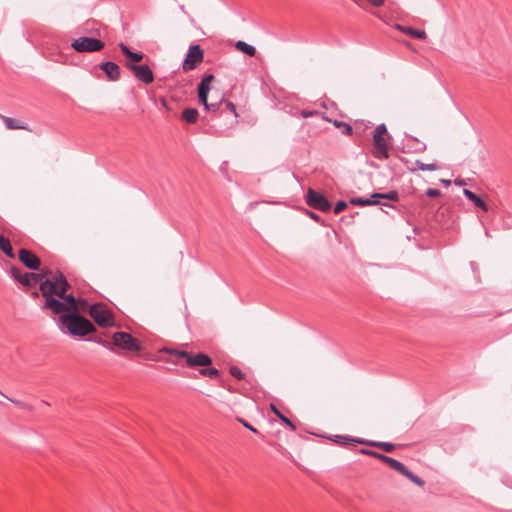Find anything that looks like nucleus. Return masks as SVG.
<instances>
[{
  "instance_id": "1",
  "label": "nucleus",
  "mask_w": 512,
  "mask_h": 512,
  "mask_svg": "<svg viewBox=\"0 0 512 512\" xmlns=\"http://www.w3.org/2000/svg\"><path fill=\"white\" fill-rule=\"evenodd\" d=\"M37 284L45 298L44 308L50 309L54 314L60 316L64 313H68L62 299L54 297H63V294L69 289V283L62 273L58 272L57 276H53L52 279L46 278L45 280H42L40 274H34V287Z\"/></svg>"
},
{
  "instance_id": "2",
  "label": "nucleus",
  "mask_w": 512,
  "mask_h": 512,
  "mask_svg": "<svg viewBox=\"0 0 512 512\" xmlns=\"http://www.w3.org/2000/svg\"><path fill=\"white\" fill-rule=\"evenodd\" d=\"M59 329L72 336H86L96 331L94 324L79 313H64L59 317Z\"/></svg>"
},
{
  "instance_id": "3",
  "label": "nucleus",
  "mask_w": 512,
  "mask_h": 512,
  "mask_svg": "<svg viewBox=\"0 0 512 512\" xmlns=\"http://www.w3.org/2000/svg\"><path fill=\"white\" fill-rule=\"evenodd\" d=\"M105 43L98 38L82 36L71 42L72 49L77 53L97 52L104 48Z\"/></svg>"
},
{
  "instance_id": "4",
  "label": "nucleus",
  "mask_w": 512,
  "mask_h": 512,
  "mask_svg": "<svg viewBox=\"0 0 512 512\" xmlns=\"http://www.w3.org/2000/svg\"><path fill=\"white\" fill-rule=\"evenodd\" d=\"M112 346L132 352H139L142 349L141 343L131 334L124 331L115 332L113 334Z\"/></svg>"
},
{
  "instance_id": "5",
  "label": "nucleus",
  "mask_w": 512,
  "mask_h": 512,
  "mask_svg": "<svg viewBox=\"0 0 512 512\" xmlns=\"http://www.w3.org/2000/svg\"><path fill=\"white\" fill-rule=\"evenodd\" d=\"M305 201L309 207L321 212H329L332 208V205L327 197L311 187L307 190Z\"/></svg>"
},
{
  "instance_id": "6",
  "label": "nucleus",
  "mask_w": 512,
  "mask_h": 512,
  "mask_svg": "<svg viewBox=\"0 0 512 512\" xmlns=\"http://www.w3.org/2000/svg\"><path fill=\"white\" fill-rule=\"evenodd\" d=\"M89 314L100 327H110L114 325V317L110 310L101 304L92 305Z\"/></svg>"
},
{
  "instance_id": "7",
  "label": "nucleus",
  "mask_w": 512,
  "mask_h": 512,
  "mask_svg": "<svg viewBox=\"0 0 512 512\" xmlns=\"http://www.w3.org/2000/svg\"><path fill=\"white\" fill-rule=\"evenodd\" d=\"M204 50L199 44L189 46L186 57L183 61L182 68L184 71L194 70L199 63L203 61Z\"/></svg>"
},
{
  "instance_id": "8",
  "label": "nucleus",
  "mask_w": 512,
  "mask_h": 512,
  "mask_svg": "<svg viewBox=\"0 0 512 512\" xmlns=\"http://www.w3.org/2000/svg\"><path fill=\"white\" fill-rule=\"evenodd\" d=\"M126 67L134 74L135 78L145 84H151L154 81V74L152 69L146 65H137L134 63L126 62Z\"/></svg>"
},
{
  "instance_id": "9",
  "label": "nucleus",
  "mask_w": 512,
  "mask_h": 512,
  "mask_svg": "<svg viewBox=\"0 0 512 512\" xmlns=\"http://www.w3.org/2000/svg\"><path fill=\"white\" fill-rule=\"evenodd\" d=\"M215 79L213 74L206 73L202 76V79L197 87L199 103L206 109L209 105L208 95L210 92V84Z\"/></svg>"
},
{
  "instance_id": "10",
  "label": "nucleus",
  "mask_w": 512,
  "mask_h": 512,
  "mask_svg": "<svg viewBox=\"0 0 512 512\" xmlns=\"http://www.w3.org/2000/svg\"><path fill=\"white\" fill-rule=\"evenodd\" d=\"M10 275L26 292L32 288V273L22 272L20 268L11 266Z\"/></svg>"
},
{
  "instance_id": "11",
  "label": "nucleus",
  "mask_w": 512,
  "mask_h": 512,
  "mask_svg": "<svg viewBox=\"0 0 512 512\" xmlns=\"http://www.w3.org/2000/svg\"><path fill=\"white\" fill-rule=\"evenodd\" d=\"M98 67L106 75L109 81L115 82L120 79L121 69L119 65L113 61H103Z\"/></svg>"
},
{
  "instance_id": "12",
  "label": "nucleus",
  "mask_w": 512,
  "mask_h": 512,
  "mask_svg": "<svg viewBox=\"0 0 512 512\" xmlns=\"http://www.w3.org/2000/svg\"><path fill=\"white\" fill-rule=\"evenodd\" d=\"M373 155L378 160H387L389 158L388 144L383 136L373 137Z\"/></svg>"
},
{
  "instance_id": "13",
  "label": "nucleus",
  "mask_w": 512,
  "mask_h": 512,
  "mask_svg": "<svg viewBox=\"0 0 512 512\" xmlns=\"http://www.w3.org/2000/svg\"><path fill=\"white\" fill-rule=\"evenodd\" d=\"M212 364V359L210 356L203 352H199L197 354L190 353L189 358L187 359V366L194 368V367H208Z\"/></svg>"
},
{
  "instance_id": "14",
  "label": "nucleus",
  "mask_w": 512,
  "mask_h": 512,
  "mask_svg": "<svg viewBox=\"0 0 512 512\" xmlns=\"http://www.w3.org/2000/svg\"><path fill=\"white\" fill-rule=\"evenodd\" d=\"M119 48L123 55L127 58L126 62L134 63L140 62L144 58V54L142 52H134L132 51L126 44L123 42L119 43Z\"/></svg>"
},
{
  "instance_id": "15",
  "label": "nucleus",
  "mask_w": 512,
  "mask_h": 512,
  "mask_svg": "<svg viewBox=\"0 0 512 512\" xmlns=\"http://www.w3.org/2000/svg\"><path fill=\"white\" fill-rule=\"evenodd\" d=\"M463 194L469 201H471L474 204L475 207L481 209L484 212L488 211L487 203L476 193L465 188V189H463Z\"/></svg>"
},
{
  "instance_id": "16",
  "label": "nucleus",
  "mask_w": 512,
  "mask_h": 512,
  "mask_svg": "<svg viewBox=\"0 0 512 512\" xmlns=\"http://www.w3.org/2000/svg\"><path fill=\"white\" fill-rule=\"evenodd\" d=\"M60 299H62L68 313H76L79 308V303L83 302L82 299L75 298L73 294L66 295L64 293L63 297H60Z\"/></svg>"
},
{
  "instance_id": "17",
  "label": "nucleus",
  "mask_w": 512,
  "mask_h": 512,
  "mask_svg": "<svg viewBox=\"0 0 512 512\" xmlns=\"http://www.w3.org/2000/svg\"><path fill=\"white\" fill-rule=\"evenodd\" d=\"M362 445H366L369 447L379 448L382 449L386 453H391L395 449V444L391 442H384V441H375V440H367L362 438Z\"/></svg>"
},
{
  "instance_id": "18",
  "label": "nucleus",
  "mask_w": 512,
  "mask_h": 512,
  "mask_svg": "<svg viewBox=\"0 0 512 512\" xmlns=\"http://www.w3.org/2000/svg\"><path fill=\"white\" fill-rule=\"evenodd\" d=\"M330 439L341 446L356 445L362 443V438L349 435H333Z\"/></svg>"
},
{
  "instance_id": "19",
  "label": "nucleus",
  "mask_w": 512,
  "mask_h": 512,
  "mask_svg": "<svg viewBox=\"0 0 512 512\" xmlns=\"http://www.w3.org/2000/svg\"><path fill=\"white\" fill-rule=\"evenodd\" d=\"M199 112L196 108H185L182 111L181 118L189 124H193L198 120Z\"/></svg>"
},
{
  "instance_id": "20",
  "label": "nucleus",
  "mask_w": 512,
  "mask_h": 512,
  "mask_svg": "<svg viewBox=\"0 0 512 512\" xmlns=\"http://www.w3.org/2000/svg\"><path fill=\"white\" fill-rule=\"evenodd\" d=\"M235 47L237 50H239L247 56L254 57L256 54V48L253 45H250L244 41H237Z\"/></svg>"
},
{
  "instance_id": "21",
  "label": "nucleus",
  "mask_w": 512,
  "mask_h": 512,
  "mask_svg": "<svg viewBox=\"0 0 512 512\" xmlns=\"http://www.w3.org/2000/svg\"><path fill=\"white\" fill-rule=\"evenodd\" d=\"M400 29L405 34L410 35L411 37L419 39V40H424L427 37L426 32L424 30L415 29V28H413L411 26H406V27H403V28H400Z\"/></svg>"
},
{
  "instance_id": "22",
  "label": "nucleus",
  "mask_w": 512,
  "mask_h": 512,
  "mask_svg": "<svg viewBox=\"0 0 512 512\" xmlns=\"http://www.w3.org/2000/svg\"><path fill=\"white\" fill-rule=\"evenodd\" d=\"M270 409L279 418V420L283 424L288 426L292 431L296 430V426L294 425V423L290 419H288L285 415H283L281 413V411L274 404H270Z\"/></svg>"
},
{
  "instance_id": "23",
  "label": "nucleus",
  "mask_w": 512,
  "mask_h": 512,
  "mask_svg": "<svg viewBox=\"0 0 512 512\" xmlns=\"http://www.w3.org/2000/svg\"><path fill=\"white\" fill-rule=\"evenodd\" d=\"M0 249L5 253V255L9 258H14L15 254L13 253V248L10 243V240L3 235H0Z\"/></svg>"
},
{
  "instance_id": "24",
  "label": "nucleus",
  "mask_w": 512,
  "mask_h": 512,
  "mask_svg": "<svg viewBox=\"0 0 512 512\" xmlns=\"http://www.w3.org/2000/svg\"><path fill=\"white\" fill-rule=\"evenodd\" d=\"M400 474L405 476L407 479H409L411 482H413L419 487H423L425 485V481L416 474H414L412 471H410L406 466Z\"/></svg>"
},
{
  "instance_id": "25",
  "label": "nucleus",
  "mask_w": 512,
  "mask_h": 512,
  "mask_svg": "<svg viewBox=\"0 0 512 512\" xmlns=\"http://www.w3.org/2000/svg\"><path fill=\"white\" fill-rule=\"evenodd\" d=\"M2 119H3L6 127L10 130H12V129H28L27 125H24L19 120H16V119H13L10 117H6V116H2Z\"/></svg>"
},
{
  "instance_id": "26",
  "label": "nucleus",
  "mask_w": 512,
  "mask_h": 512,
  "mask_svg": "<svg viewBox=\"0 0 512 512\" xmlns=\"http://www.w3.org/2000/svg\"><path fill=\"white\" fill-rule=\"evenodd\" d=\"M19 259L28 269H32V252L31 251H29L27 249H20Z\"/></svg>"
},
{
  "instance_id": "27",
  "label": "nucleus",
  "mask_w": 512,
  "mask_h": 512,
  "mask_svg": "<svg viewBox=\"0 0 512 512\" xmlns=\"http://www.w3.org/2000/svg\"><path fill=\"white\" fill-rule=\"evenodd\" d=\"M333 125L336 128L341 129V133L345 136H350L353 133V128L349 123L340 121V120H334Z\"/></svg>"
},
{
  "instance_id": "28",
  "label": "nucleus",
  "mask_w": 512,
  "mask_h": 512,
  "mask_svg": "<svg viewBox=\"0 0 512 512\" xmlns=\"http://www.w3.org/2000/svg\"><path fill=\"white\" fill-rule=\"evenodd\" d=\"M384 463L387 464L391 469L397 471L398 473H401L405 468V465L402 462L389 456L386 457Z\"/></svg>"
},
{
  "instance_id": "29",
  "label": "nucleus",
  "mask_w": 512,
  "mask_h": 512,
  "mask_svg": "<svg viewBox=\"0 0 512 512\" xmlns=\"http://www.w3.org/2000/svg\"><path fill=\"white\" fill-rule=\"evenodd\" d=\"M406 138L412 140L415 142V146L411 147L408 151H413L416 153H422L426 150V144L423 142H420L416 137L406 134Z\"/></svg>"
},
{
  "instance_id": "30",
  "label": "nucleus",
  "mask_w": 512,
  "mask_h": 512,
  "mask_svg": "<svg viewBox=\"0 0 512 512\" xmlns=\"http://www.w3.org/2000/svg\"><path fill=\"white\" fill-rule=\"evenodd\" d=\"M163 352H167L177 358H183L185 359V362L187 363V359L189 358L190 356V353L185 351V350H179V349H171V348H167V347H164L162 349Z\"/></svg>"
},
{
  "instance_id": "31",
  "label": "nucleus",
  "mask_w": 512,
  "mask_h": 512,
  "mask_svg": "<svg viewBox=\"0 0 512 512\" xmlns=\"http://www.w3.org/2000/svg\"><path fill=\"white\" fill-rule=\"evenodd\" d=\"M415 166L418 170L421 171H435L438 169V166L435 163L425 164L420 160L415 161Z\"/></svg>"
},
{
  "instance_id": "32",
  "label": "nucleus",
  "mask_w": 512,
  "mask_h": 512,
  "mask_svg": "<svg viewBox=\"0 0 512 512\" xmlns=\"http://www.w3.org/2000/svg\"><path fill=\"white\" fill-rule=\"evenodd\" d=\"M400 199V195L397 190H390L388 192L382 193V200H387L390 202H398Z\"/></svg>"
},
{
  "instance_id": "33",
  "label": "nucleus",
  "mask_w": 512,
  "mask_h": 512,
  "mask_svg": "<svg viewBox=\"0 0 512 512\" xmlns=\"http://www.w3.org/2000/svg\"><path fill=\"white\" fill-rule=\"evenodd\" d=\"M200 374L203 376L210 377V378H217L220 375V371L213 367L212 368L203 367L200 370Z\"/></svg>"
},
{
  "instance_id": "34",
  "label": "nucleus",
  "mask_w": 512,
  "mask_h": 512,
  "mask_svg": "<svg viewBox=\"0 0 512 512\" xmlns=\"http://www.w3.org/2000/svg\"><path fill=\"white\" fill-rule=\"evenodd\" d=\"M369 206L379 205L381 204L382 200V192H374L370 195V197H367Z\"/></svg>"
},
{
  "instance_id": "35",
  "label": "nucleus",
  "mask_w": 512,
  "mask_h": 512,
  "mask_svg": "<svg viewBox=\"0 0 512 512\" xmlns=\"http://www.w3.org/2000/svg\"><path fill=\"white\" fill-rule=\"evenodd\" d=\"M349 203L354 206H369L367 197H352L350 198Z\"/></svg>"
},
{
  "instance_id": "36",
  "label": "nucleus",
  "mask_w": 512,
  "mask_h": 512,
  "mask_svg": "<svg viewBox=\"0 0 512 512\" xmlns=\"http://www.w3.org/2000/svg\"><path fill=\"white\" fill-rule=\"evenodd\" d=\"M224 102H225V100L222 97L218 102L209 103L208 107L205 110L208 112L216 113L220 110V108Z\"/></svg>"
},
{
  "instance_id": "37",
  "label": "nucleus",
  "mask_w": 512,
  "mask_h": 512,
  "mask_svg": "<svg viewBox=\"0 0 512 512\" xmlns=\"http://www.w3.org/2000/svg\"><path fill=\"white\" fill-rule=\"evenodd\" d=\"M86 341H90V342H94V343H97L107 349H111L112 350V342H108V341H104L102 340L101 338H98V337H88L86 339Z\"/></svg>"
},
{
  "instance_id": "38",
  "label": "nucleus",
  "mask_w": 512,
  "mask_h": 512,
  "mask_svg": "<svg viewBox=\"0 0 512 512\" xmlns=\"http://www.w3.org/2000/svg\"><path fill=\"white\" fill-rule=\"evenodd\" d=\"M230 374L236 378L237 380H242L244 379L245 377V374L241 371L240 368H238L237 366H232L230 367V370H229Z\"/></svg>"
},
{
  "instance_id": "39",
  "label": "nucleus",
  "mask_w": 512,
  "mask_h": 512,
  "mask_svg": "<svg viewBox=\"0 0 512 512\" xmlns=\"http://www.w3.org/2000/svg\"><path fill=\"white\" fill-rule=\"evenodd\" d=\"M387 133L388 131L386 125L384 123H381L375 128L373 137H380Z\"/></svg>"
},
{
  "instance_id": "40",
  "label": "nucleus",
  "mask_w": 512,
  "mask_h": 512,
  "mask_svg": "<svg viewBox=\"0 0 512 512\" xmlns=\"http://www.w3.org/2000/svg\"><path fill=\"white\" fill-rule=\"evenodd\" d=\"M348 204L346 201L344 200H339L336 202L334 208H333V212L335 214H339L341 213L342 211H344L346 208H347Z\"/></svg>"
},
{
  "instance_id": "41",
  "label": "nucleus",
  "mask_w": 512,
  "mask_h": 512,
  "mask_svg": "<svg viewBox=\"0 0 512 512\" xmlns=\"http://www.w3.org/2000/svg\"><path fill=\"white\" fill-rule=\"evenodd\" d=\"M306 214L314 221L320 223L322 226H326V223L322 218L313 211L306 210Z\"/></svg>"
},
{
  "instance_id": "42",
  "label": "nucleus",
  "mask_w": 512,
  "mask_h": 512,
  "mask_svg": "<svg viewBox=\"0 0 512 512\" xmlns=\"http://www.w3.org/2000/svg\"><path fill=\"white\" fill-rule=\"evenodd\" d=\"M34 274H40L41 276H43V274L41 273V260L35 253H34ZM43 278L44 277H42V279Z\"/></svg>"
},
{
  "instance_id": "43",
  "label": "nucleus",
  "mask_w": 512,
  "mask_h": 512,
  "mask_svg": "<svg viewBox=\"0 0 512 512\" xmlns=\"http://www.w3.org/2000/svg\"><path fill=\"white\" fill-rule=\"evenodd\" d=\"M425 194L426 196L428 197H438L441 195V191L439 189H436V188H428L426 191H425Z\"/></svg>"
},
{
  "instance_id": "44",
  "label": "nucleus",
  "mask_w": 512,
  "mask_h": 512,
  "mask_svg": "<svg viewBox=\"0 0 512 512\" xmlns=\"http://www.w3.org/2000/svg\"><path fill=\"white\" fill-rule=\"evenodd\" d=\"M224 103H225L226 109L229 110L230 112H232L235 117H238V113H237L235 104L230 101H225Z\"/></svg>"
},
{
  "instance_id": "45",
  "label": "nucleus",
  "mask_w": 512,
  "mask_h": 512,
  "mask_svg": "<svg viewBox=\"0 0 512 512\" xmlns=\"http://www.w3.org/2000/svg\"><path fill=\"white\" fill-rule=\"evenodd\" d=\"M239 422L247 429H249L250 431H252L253 433L257 434L258 433V430L252 426L249 422H247L246 420L244 419H239Z\"/></svg>"
},
{
  "instance_id": "46",
  "label": "nucleus",
  "mask_w": 512,
  "mask_h": 512,
  "mask_svg": "<svg viewBox=\"0 0 512 512\" xmlns=\"http://www.w3.org/2000/svg\"><path fill=\"white\" fill-rule=\"evenodd\" d=\"M371 457L376 458V459L384 462L386 457H387V455L379 453V452L373 450L372 454H371Z\"/></svg>"
},
{
  "instance_id": "47",
  "label": "nucleus",
  "mask_w": 512,
  "mask_h": 512,
  "mask_svg": "<svg viewBox=\"0 0 512 512\" xmlns=\"http://www.w3.org/2000/svg\"><path fill=\"white\" fill-rule=\"evenodd\" d=\"M317 113H318L317 111H311V110H302L301 111V115L304 118H309Z\"/></svg>"
},
{
  "instance_id": "48",
  "label": "nucleus",
  "mask_w": 512,
  "mask_h": 512,
  "mask_svg": "<svg viewBox=\"0 0 512 512\" xmlns=\"http://www.w3.org/2000/svg\"><path fill=\"white\" fill-rule=\"evenodd\" d=\"M372 451H373V450L366 449V448H361V449L359 450V453H360V454L367 455V456H370V457H371Z\"/></svg>"
},
{
  "instance_id": "49",
  "label": "nucleus",
  "mask_w": 512,
  "mask_h": 512,
  "mask_svg": "<svg viewBox=\"0 0 512 512\" xmlns=\"http://www.w3.org/2000/svg\"><path fill=\"white\" fill-rule=\"evenodd\" d=\"M379 205H380L381 207H388V208H392V209H394V208H395V206H394L392 203H390V202H385V201H383V200H381V204H379Z\"/></svg>"
},
{
  "instance_id": "50",
  "label": "nucleus",
  "mask_w": 512,
  "mask_h": 512,
  "mask_svg": "<svg viewBox=\"0 0 512 512\" xmlns=\"http://www.w3.org/2000/svg\"><path fill=\"white\" fill-rule=\"evenodd\" d=\"M440 183H442L445 187H449L451 185L452 181L449 179L442 178V179H440Z\"/></svg>"
},
{
  "instance_id": "51",
  "label": "nucleus",
  "mask_w": 512,
  "mask_h": 512,
  "mask_svg": "<svg viewBox=\"0 0 512 512\" xmlns=\"http://www.w3.org/2000/svg\"><path fill=\"white\" fill-rule=\"evenodd\" d=\"M454 184L457 185V186H463L465 185V181L463 179H460V178H457L454 180Z\"/></svg>"
},
{
  "instance_id": "52",
  "label": "nucleus",
  "mask_w": 512,
  "mask_h": 512,
  "mask_svg": "<svg viewBox=\"0 0 512 512\" xmlns=\"http://www.w3.org/2000/svg\"><path fill=\"white\" fill-rule=\"evenodd\" d=\"M161 103L164 107H166L168 109V105H167V101L165 98H161Z\"/></svg>"
},
{
  "instance_id": "53",
  "label": "nucleus",
  "mask_w": 512,
  "mask_h": 512,
  "mask_svg": "<svg viewBox=\"0 0 512 512\" xmlns=\"http://www.w3.org/2000/svg\"><path fill=\"white\" fill-rule=\"evenodd\" d=\"M85 31H87V32H92L93 30H92V29H90V28H85Z\"/></svg>"
},
{
  "instance_id": "54",
  "label": "nucleus",
  "mask_w": 512,
  "mask_h": 512,
  "mask_svg": "<svg viewBox=\"0 0 512 512\" xmlns=\"http://www.w3.org/2000/svg\"><path fill=\"white\" fill-rule=\"evenodd\" d=\"M33 296L38 297V293L36 291H34Z\"/></svg>"
},
{
  "instance_id": "55",
  "label": "nucleus",
  "mask_w": 512,
  "mask_h": 512,
  "mask_svg": "<svg viewBox=\"0 0 512 512\" xmlns=\"http://www.w3.org/2000/svg\"><path fill=\"white\" fill-rule=\"evenodd\" d=\"M0 394L4 396V394L0 391Z\"/></svg>"
}]
</instances>
